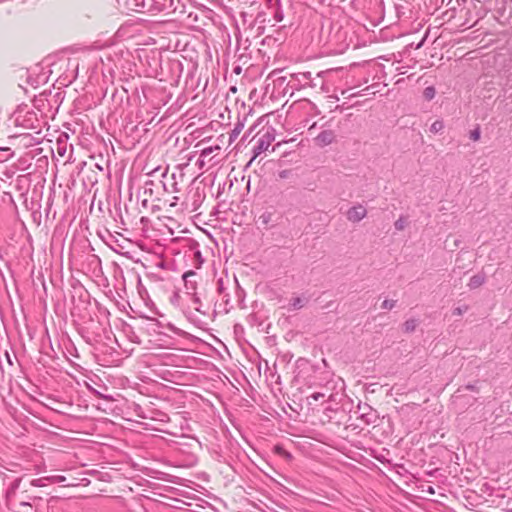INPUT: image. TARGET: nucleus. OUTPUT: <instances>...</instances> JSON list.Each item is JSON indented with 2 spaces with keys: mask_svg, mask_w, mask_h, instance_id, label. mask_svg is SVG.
<instances>
[{
  "mask_svg": "<svg viewBox=\"0 0 512 512\" xmlns=\"http://www.w3.org/2000/svg\"><path fill=\"white\" fill-rule=\"evenodd\" d=\"M47 480L49 484L63 483L66 481V477L63 475H50Z\"/></svg>",
  "mask_w": 512,
  "mask_h": 512,
  "instance_id": "obj_15",
  "label": "nucleus"
},
{
  "mask_svg": "<svg viewBox=\"0 0 512 512\" xmlns=\"http://www.w3.org/2000/svg\"><path fill=\"white\" fill-rule=\"evenodd\" d=\"M274 450L278 455L283 456L285 459H287V460L292 459V454L290 452H288L287 450H285L282 446L277 445V446H275Z\"/></svg>",
  "mask_w": 512,
  "mask_h": 512,
  "instance_id": "obj_13",
  "label": "nucleus"
},
{
  "mask_svg": "<svg viewBox=\"0 0 512 512\" xmlns=\"http://www.w3.org/2000/svg\"><path fill=\"white\" fill-rule=\"evenodd\" d=\"M436 91L432 86L426 87L423 91V96L426 100H432L435 97Z\"/></svg>",
  "mask_w": 512,
  "mask_h": 512,
  "instance_id": "obj_14",
  "label": "nucleus"
},
{
  "mask_svg": "<svg viewBox=\"0 0 512 512\" xmlns=\"http://www.w3.org/2000/svg\"><path fill=\"white\" fill-rule=\"evenodd\" d=\"M19 505L22 506V507H30V508L32 507V505H31V503L29 501H21L19 503Z\"/></svg>",
  "mask_w": 512,
  "mask_h": 512,
  "instance_id": "obj_25",
  "label": "nucleus"
},
{
  "mask_svg": "<svg viewBox=\"0 0 512 512\" xmlns=\"http://www.w3.org/2000/svg\"><path fill=\"white\" fill-rule=\"evenodd\" d=\"M326 394L323 392H314L312 393L309 398L313 399L314 401H318L320 399L325 398Z\"/></svg>",
  "mask_w": 512,
  "mask_h": 512,
  "instance_id": "obj_20",
  "label": "nucleus"
},
{
  "mask_svg": "<svg viewBox=\"0 0 512 512\" xmlns=\"http://www.w3.org/2000/svg\"><path fill=\"white\" fill-rule=\"evenodd\" d=\"M443 129H444V123L442 120H436L430 126V132L432 134L441 133L443 131Z\"/></svg>",
  "mask_w": 512,
  "mask_h": 512,
  "instance_id": "obj_9",
  "label": "nucleus"
},
{
  "mask_svg": "<svg viewBox=\"0 0 512 512\" xmlns=\"http://www.w3.org/2000/svg\"><path fill=\"white\" fill-rule=\"evenodd\" d=\"M21 482H22V477H17L9 484V486L6 490V493H5V497H6L7 501H11L15 497L16 492L19 489Z\"/></svg>",
  "mask_w": 512,
  "mask_h": 512,
  "instance_id": "obj_5",
  "label": "nucleus"
},
{
  "mask_svg": "<svg viewBox=\"0 0 512 512\" xmlns=\"http://www.w3.org/2000/svg\"><path fill=\"white\" fill-rule=\"evenodd\" d=\"M240 327H241V326H240L239 324H236V325H235V330L237 331V330H238V328H240Z\"/></svg>",
  "mask_w": 512,
  "mask_h": 512,
  "instance_id": "obj_30",
  "label": "nucleus"
},
{
  "mask_svg": "<svg viewBox=\"0 0 512 512\" xmlns=\"http://www.w3.org/2000/svg\"><path fill=\"white\" fill-rule=\"evenodd\" d=\"M219 149H220V147H219V146H215V147H207V148H204V149L202 150L201 155H202V156H204V157H207V156H209L210 154H212L214 151L219 150Z\"/></svg>",
  "mask_w": 512,
  "mask_h": 512,
  "instance_id": "obj_16",
  "label": "nucleus"
},
{
  "mask_svg": "<svg viewBox=\"0 0 512 512\" xmlns=\"http://www.w3.org/2000/svg\"><path fill=\"white\" fill-rule=\"evenodd\" d=\"M0 369L2 370V372L5 371V368H4V366H3V364L1 362H0Z\"/></svg>",
  "mask_w": 512,
  "mask_h": 512,
  "instance_id": "obj_29",
  "label": "nucleus"
},
{
  "mask_svg": "<svg viewBox=\"0 0 512 512\" xmlns=\"http://www.w3.org/2000/svg\"><path fill=\"white\" fill-rule=\"evenodd\" d=\"M365 408L368 409V412H363L361 418L364 419L367 424L374 423L377 418L375 411H373L369 405H365Z\"/></svg>",
  "mask_w": 512,
  "mask_h": 512,
  "instance_id": "obj_8",
  "label": "nucleus"
},
{
  "mask_svg": "<svg viewBox=\"0 0 512 512\" xmlns=\"http://www.w3.org/2000/svg\"><path fill=\"white\" fill-rule=\"evenodd\" d=\"M395 305V301L394 300H384L381 304V308L382 309H388V310H391Z\"/></svg>",
  "mask_w": 512,
  "mask_h": 512,
  "instance_id": "obj_17",
  "label": "nucleus"
},
{
  "mask_svg": "<svg viewBox=\"0 0 512 512\" xmlns=\"http://www.w3.org/2000/svg\"><path fill=\"white\" fill-rule=\"evenodd\" d=\"M404 224H405V222L403 220L399 219L395 222V227L398 230H402L404 228Z\"/></svg>",
  "mask_w": 512,
  "mask_h": 512,
  "instance_id": "obj_23",
  "label": "nucleus"
},
{
  "mask_svg": "<svg viewBox=\"0 0 512 512\" xmlns=\"http://www.w3.org/2000/svg\"><path fill=\"white\" fill-rule=\"evenodd\" d=\"M470 138L473 140V141H478L480 139V131L478 129L476 130H473L471 133H470Z\"/></svg>",
  "mask_w": 512,
  "mask_h": 512,
  "instance_id": "obj_21",
  "label": "nucleus"
},
{
  "mask_svg": "<svg viewBox=\"0 0 512 512\" xmlns=\"http://www.w3.org/2000/svg\"><path fill=\"white\" fill-rule=\"evenodd\" d=\"M149 330L158 335H164L170 338L174 336L187 338L190 336L188 332L184 331L183 329L175 327L171 322H152Z\"/></svg>",
  "mask_w": 512,
  "mask_h": 512,
  "instance_id": "obj_2",
  "label": "nucleus"
},
{
  "mask_svg": "<svg viewBox=\"0 0 512 512\" xmlns=\"http://www.w3.org/2000/svg\"><path fill=\"white\" fill-rule=\"evenodd\" d=\"M29 499H32V500H41V497L34 496V497H29Z\"/></svg>",
  "mask_w": 512,
  "mask_h": 512,
  "instance_id": "obj_28",
  "label": "nucleus"
},
{
  "mask_svg": "<svg viewBox=\"0 0 512 512\" xmlns=\"http://www.w3.org/2000/svg\"><path fill=\"white\" fill-rule=\"evenodd\" d=\"M43 324H45V322H43ZM42 329H43V333H44L45 337H47V339L50 341L48 328L45 325H42Z\"/></svg>",
  "mask_w": 512,
  "mask_h": 512,
  "instance_id": "obj_24",
  "label": "nucleus"
},
{
  "mask_svg": "<svg viewBox=\"0 0 512 512\" xmlns=\"http://www.w3.org/2000/svg\"><path fill=\"white\" fill-rule=\"evenodd\" d=\"M47 479H48V476L33 479V480H31L30 484H31V486H34V487H44L49 484V481Z\"/></svg>",
  "mask_w": 512,
  "mask_h": 512,
  "instance_id": "obj_10",
  "label": "nucleus"
},
{
  "mask_svg": "<svg viewBox=\"0 0 512 512\" xmlns=\"http://www.w3.org/2000/svg\"><path fill=\"white\" fill-rule=\"evenodd\" d=\"M485 282L484 274H477L471 277L468 286L472 289L482 286Z\"/></svg>",
  "mask_w": 512,
  "mask_h": 512,
  "instance_id": "obj_7",
  "label": "nucleus"
},
{
  "mask_svg": "<svg viewBox=\"0 0 512 512\" xmlns=\"http://www.w3.org/2000/svg\"><path fill=\"white\" fill-rule=\"evenodd\" d=\"M84 324H92L101 329V332L87 330L88 335H85L87 343L96 345V357L101 365L108 366L118 361V359L113 358V354L118 355L115 345L119 346V344L109 322H84Z\"/></svg>",
  "mask_w": 512,
  "mask_h": 512,
  "instance_id": "obj_1",
  "label": "nucleus"
},
{
  "mask_svg": "<svg viewBox=\"0 0 512 512\" xmlns=\"http://www.w3.org/2000/svg\"><path fill=\"white\" fill-rule=\"evenodd\" d=\"M466 389L471 390V391H476L477 390L476 385H474V384L466 385Z\"/></svg>",
  "mask_w": 512,
  "mask_h": 512,
  "instance_id": "obj_26",
  "label": "nucleus"
},
{
  "mask_svg": "<svg viewBox=\"0 0 512 512\" xmlns=\"http://www.w3.org/2000/svg\"><path fill=\"white\" fill-rule=\"evenodd\" d=\"M367 215V210L363 205H355L348 209L346 212V218L352 223H357L364 219Z\"/></svg>",
  "mask_w": 512,
  "mask_h": 512,
  "instance_id": "obj_3",
  "label": "nucleus"
},
{
  "mask_svg": "<svg viewBox=\"0 0 512 512\" xmlns=\"http://www.w3.org/2000/svg\"><path fill=\"white\" fill-rule=\"evenodd\" d=\"M274 450L278 455L283 456L285 459H287V460L292 459V454L290 452H288L287 450H285L282 446L277 445V446H275Z\"/></svg>",
  "mask_w": 512,
  "mask_h": 512,
  "instance_id": "obj_12",
  "label": "nucleus"
},
{
  "mask_svg": "<svg viewBox=\"0 0 512 512\" xmlns=\"http://www.w3.org/2000/svg\"><path fill=\"white\" fill-rule=\"evenodd\" d=\"M29 338L32 340L36 336V329L32 328L27 322L25 324Z\"/></svg>",
  "mask_w": 512,
  "mask_h": 512,
  "instance_id": "obj_19",
  "label": "nucleus"
},
{
  "mask_svg": "<svg viewBox=\"0 0 512 512\" xmlns=\"http://www.w3.org/2000/svg\"><path fill=\"white\" fill-rule=\"evenodd\" d=\"M269 146V142L267 141L266 143V146L264 147V141H261L260 142V145H259V150H262V149H267V147Z\"/></svg>",
  "mask_w": 512,
  "mask_h": 512,
  "instance_id": "obj_27",
  "label": "nucleus"
},
{
  "mask_svg": "<svg viewBox=\"0 0 512 512\" xmlns=\"http://www.w3.org/2000/svg\"><path fill=\"white\" fill-rule=\"evenodd\" d=\"M405 331L410 332L415 329L414 322H405Z\"/></svg>",
  "mask_w": 512,
  "mask_h": 512,
  "instance_id": "obj_22",
  "label": "nucleus"
},
{
  "mask_svg": "<svg viewBox=\"0 0 512 512\" xmlns=\"http://www.w3.org/2000/svg\"><path fill=\"white\" fill-rule=\"evenodd\" d=\"M4 356H5L8 367H12L14 365L13 357L15 358V354L11 355L7 350H5Z\"/></svg>",
  "mask_w": 512,
  "mask_h": 512,
  "instance_id": "obj_18",
  "label": "nucleus"
},
{
  "mask_svg": "<svg viewBox=\"0 0 512 512\" xmlns=\"http://www.w3.org/2000/svg\"><path fill=\"white\" fill-rule=\"evenodd\" d=\"M77 330L81 334L82 338L86 341L87 330H92L95 332H101V329L93 326L92 324H84V322L78 323Z\"/></svg>",
  "mask_w": 512,
  "mask_h": 512,
  "instance_id": "obj_6",
  "label": "nucleus"
},
{
  "mask_svg": "<svg viewBox=\"0 0 512 512\" xmlns=\"http://www.w3.org/2000/svg\"><path fill=\"white\" fill-rule=\"evenodd\" d=\"M334 140H335V135L330 130H326V131L321 132L315 138L316 145L319 146V147H324V146L330 145V144H332L334 142Z\"/></svg>",
  "mask_w": 512,
  "mask_h": 512,
  "instance_id": "obj_4",
  "label": "nucleus"
},
{
  "mask_svg": "<svg viewBox=\"0 0 512 512\" xmlns=\"http://www.w3.org/2000/svg\"><path fill=\"white\" fill-rule=\"evenodd\" d=\"M274 450L278 455L283 456L285 459H287V460L292 459V454L290 452H288L287 450H285L282 446L277 445V446H275Z\"/></svg>",
  "mask_w": 512,
  "mask_h": 512,
  "instance_id": "obj_11",
  "label": "nucleus"
}]
</instances>
